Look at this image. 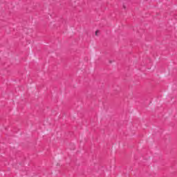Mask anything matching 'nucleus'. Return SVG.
<instances>
[{
  "label": "nucleus",
  "mask_w": 177,
  "mask_h": 177,
  "mask_svg": "<svg viewBox=\"0 0 177 177\" xmlns=\"http://www.w3.org/2000/svg\"><path fill=\"white\" fill-rule=\"evenodd\" d=\"M95 35H96V36L99 35V30H96V31H95Z\"/></svg>",
  "instance_id": "obj_1"
}]
</instances>
